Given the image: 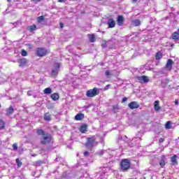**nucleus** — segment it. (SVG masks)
<instances>
[{
    "instance_id": "1",
    "label": "nucleus",
    "mask_w": 179,
    "mask_h": 179,
    "mask_svg": "<svg viewBox=\"0 0 179 179\" xmlns=\"http://www.w3.org/2000/svg\"><path fill=\"white\" fill-rule=\"evenodd\" d=\"M36 134L39 136H42L41 139V145H50L53 143L52 136L49 133H45L43 129H38Z\"/></svg>"
},
{
    "instance_id": "2",
    "label": "nucleus",
    "mask_w": 179,
    "mask_h": 179,
    "mask_svg": "<svg viewBox=\"0 0 179 179\" xmlns=\"http://www.w3.org/2000/svg\"><path fill=\"white\" fill-rule=\"evenodd\" d=\"M120 167L122 171H128L131 169V162L128 159H123L120 162Z\"/></svg>"
},
{
    "instance_id": "3",
    "label": "nucleus",
    "mask_w": 179,
    "mask_h": 179,
    "mask_svg": "<svg viewBox=\"0 0 179 179\" xmlns=\"http://www.w3.org/2000/svg\"><path fill=\"white\" fill-rule=\"evenodd\" d=\"M96 142V136H92L91 137L87 138V142L85 144V146L87 148L90 150H92L94 147V143Z\"/></svg>"
},
{
    "instance_id": "4",
    "label": "nucleus",
    "mask_w": 179,
    "mask_h": 179,
    "mask_svg": "<svg viewBox=\"0 0 179 179\" xmlns=\"http://www.w3.org/2000/svg\"><path fill=\"white\" fill-rule=\"evenodd\" d=\"M99 94H100V89L96 87L87 90L86 92L87 97H96V96H99Z\"/></svg>"
},
{
    "instance_id": "5",
    "label": "nucleus",
    "mask_w": 179,
    "mask_h": 179,
    "mask_svg": "<svg viewBox=\"0 0 179 179\" xmlns=\"http://www.w3.org/2000/svg\"><path fill=\"white\" fill-rule=\"evenodd\" d=\"M48 54V50L45 49V48H36V56L40 57V58H43V57H45Z\"/></svg>"
},
{
    "instance_id": "6",
    "label": "nucleus",
    "mask_w": 179,
    "mask_h": 179,
    "mask_svg": "<svg viewBox=\"0 0 179 179\" xmlns=\"http://www.w3.org/2000/svg\"><path fill=\"white\" fill-rule=\"evenodd\" d=\"M17 62L19 64L20 68H23V66H26L27 65V62H29V61L26 58H22L18 59Z\"/></svg>"
},
{
    "instance_id": "7",
    "label": "nucleus",
    "mask_w": 179,
    "mask_h": 179,
    "mask_svg": "<svg viewBox=\"0 0 179 179\" xmlns=\"http://www.w3.org/2000/svg\"><path fill=\"white\" fill-rule=\"evenodd\" d=\"M173 64H174V62L171 59H169L166 62V64L165 66V69L166 71H171L173 69Z\"/></svg>"
},
{
    "instance_id": "8",
    "label": "nucleus",
    "mask_w": 179,
    "mask_h": 179,
    "mask_svg": "<svg viewBox=\"0 0 179 179\" xmlns=\"http://www.w3.org/2000/svg\"><path fill=\"white\" fill-rule=\"evenodd\" d=\"M137 79L140 83H148L149 82V77L148 76H139Z\"/></svg>"
},
{
    "instance_id": "9",
    "label": "nucleus",
    "mask_w": 179,
    "mask_h": 179,
    "mask_svg": "<svg viewBox=\"0 0 179 179\" xmlns=\"http://www.w3.org/2000/svg\"><path fill=\"white\" fill-rule=\"evenodd\" d=\"M128 107H129L131 110H135V108H139V103L138 101H134L128 104Z\"/></svg>"
},
{
    "instance_id": "10",
    "label": "nucleus",
    "mask_w": 179,
    "mask_h": 179,
    "mask_svg": "<svg viewBox=\"0 0 179 179\" xmlns=\"http://www.w3.org/2000/svg\"><path fill=\"white\" fill-rule=\"evenodd\" d=\"M108 29H113L115 27V20L113 18H110L108 21Z\"/></svg>"
},
{
    "instance_id": "11",
    "label": "nucleus",
    "mask_w": 179,
    "mask_h": 179,
    "mask_svg": "<svg viewBox=\"0 0 179 179\" xmlns=\"http://www.w3.org/2000/svg\"><path fill=\"white\" fill-rule=\"evenodd\" d=\"M83 118H85V115L82 113H80L75 116L74 120L76 121H82Z\"/></svg>"
},
{
    "instance_id": "12",
    "label": "nucleus",
    "mask_w": 179,
    "mask_h": 179,
    "mask_svg": "<svg viewBox=\"0 0 179 179\" xmlns=\"http://www.w3.org/2000/svg\"><path fill=\"white\" fill-rule=\"evenodd\" d=\"M27 30L30 31V33H33V31H36V30H37V26L36 24L28 26L27 27Z\"/></svg>"
},
{
    "instance_id": "13",
    "label": "nucleus",
    "mask_w": 179,
    "mask_h": 179,
    "mask_svg": "<svg viewBox=\"0 0 179 179\" xmlns=\"http://www.w3.org/2000/svg\"><path fill=\"white\" fill-rule=\"evenodd\" d=\"M178 157L177 155H174L173 157H171V162L172 163L173 166H177L178 164V162H177V158Z\"/></svg>"
},
{
    "instance_id": "14",
    "label": "nucleus",
    "mask_w": 179,
    "mask_h": 179,
    "mask_svg": "<svg viewBox=\"0 0 179 179\" xmlns=\"http://www.w3.org/2000/svg\"><path fill=\"white\" fill-rule=\"evenodd\" d=\"M117 23L118 26H122L124 24V16L119 15L117 17Z\"/></svg>"
},
{
    "instance_id": "15",
    "label": "nucleus",
    "mask_w": 179,
    "mask_h": 179,
    "mask_svg": "<svg viewBox=\"0 0 179 179\" xmlns=\"http://www.w3.org/2000/svg\"><path fill=\"white\" fill-rule=\"evenodd\" d=\"M87 127L88 126L86 124L81 125L80 127V132L81 134H85L87 131Z\"/></svg>"
},
{
    "instance_id": "16",
    "label": "nucleus",
    "mask_w": 179,
    "mask_h": 179,
    "mask_svg": "<svg viewBox=\"0 0 179 179\" xmlns=\"http://www.w3.org/2000/svg\"><path fill=\"white\" fill-rule=\"evenodd\" d=\"M50 98L53 101H57L59 100V94L58 93H53L50 95Z\"/></svg>"
},
{
    "instance_id": "17",
    "label": "nucleus",
    "mask_w": 179,
    "mask_h": 179,
    "mask_svg": "<svg viewBox=\"0 0 179 179\" xmlns=\"http://www.w3.org/2000/svg\"><path fill=\"white\" fill-rule=\"evenodd\" d=\"M159 166H161V167H164L166 166V155H162L161 157V160L159 162Z\"/></svg>"
},
{
    "instance_id": "18",
    "label": "nucleus",
    "mask_w": 179,
    "mask_h": 179,
    "mask_svg": "<svg viewBox=\"0 0 179 179\" xmlns=\"http://www.w3.org/2000/svg\"><path fill=\"white\" fill-rule=\"evenodd\" d=\"M159 103L160 102L159 101H155L154 102V109L155 110V111H159L160 108H162L160 107Z\"/></svg>"
},
{
    "instance_id": "19",
    "label": "nucleus",
    "mask_w": 179,
    "mask_h": 179,
    "mask_svg": "<svg viewBox=\"0 0 179 179\" xmlns=\"http://www.w3.org/2000/svg\"><path fill=\"white\" fill-rule=\"evenodd\" d=\"M172 39L174 40V41H178L179 40V34L178 32L174 31L172 34Z\"/></svg>"
},
{
    "instance_id": "20",
    "label": "nucleus",
    "mask_w": 179,
    "mask_h": 179,
    "mask_svg": "<svg viewBox=\"0 0 179 179\" xmlns=\"http://www.w3.org/2000/svg\"><path fill=\"white\" fill-rule=\"evenodd\" d=\"M88 37L90 43L96 42V36L94 34H88Z\"/></svg>"
},
{
    "instance_id": "21",
    "label": "nucleus",
    "mask_w": 179,
    "mask_h": 179,
    "mask_svg": "<svg viewBox=\"0 0 179 179\" xmlns=\"http://www.w3.org/2000/svg\"><path fill=\"white\" fill-rule=\"evenodd\" d=\"M14 112H15V109L12 106H10L8 108L6 109L7 115H11V114Z\"/></svg>"
},
{
    "instance_id": "22",
    "label": "nucleus",
    "mask_w": 179,
    "mask_h": 179,
    "mask_svg": "<svg viewBox=\"0 0 179 179\" xmlns=\"http://www.w3.org/2000/svg\"><path fill=\"white\" fill-rule=\"evenodd\" d=\"M43 119L45 121H51V114L50 113H46L43 115Z\"/></svg>"
},
{
    "instance_id": "23",
    "label": "nucleus",
    "mask_w": 179,
    "mask_h": 179,
    "mask_svg": "<svg viewBox=\"0 0 179 179\" xmlns=\"http://www.w3.org/2000/svg\"><path fill=\"white\" fill-rule=\"evenodd\" d=\"M163 58V54L161 52H157L155 54V59L157 61H159Z\"/></svg>"
},
{
    "instance_id": "24",
    "label": "nucleus",
    "mask_w": 179,
    "mask_h": 179,
    "mask_svg": "<svg viewBox=\"0 0 179 179\" xmlns=\"http://www.w3.org/2000/svg\"><path fill=\"white\" fill-rule=\"evenodd\" d=\"M58 73H59V71L58 69L52 70L51 74L54 78H57V76H58Z\"/></svg>"
},
{
    "instance_id": "25",
    "label": "nucleus",
    "mask_w": 179,
    "mask_h": 179,
    "mask_svg": "<svg viewBox=\"0 0 179 179\" xmlns=\"http://www.w3.org/2000/svg\"><path fill=\"white\" fill-rule=\"evenodd\" d=\"M44 94H51L52 93V90L50 87H47L43 90Z\"/></svg>"
},
{
    "instance_id": "26",
    "label": "nucleus",
    "mask_w": 179,
    "mask_h": 179,
    "mask_svg": "<svg viewBox=\"0 0 179 179\" xmlns=\"http://www.w3.org/2000/svg\"><path fill=\"white\" fill-rule=\"evenodd\" d=\"M171 124L172 123L171 121L166 122V123L165 124L166 129H172L173 127H171Z\"/></svg>"
},
{
    "instance_id": "27",
    "label": "nucleus",
    "mask_w": 179,
    "mask_h": 179,
    "mask_svg": "<svg viewBox=\"0 0 179 179\" xmlns=\"http://www.w3.org/2000/svg\"><path fill=\"white\" fill-rule=\"evenodd\" d=\"M6 123L2 119H0V129H5Z\"/></svg>"
},
{
    "instance_id": "28",
    "label": "nucleus",
    "mask_w": 179,
    "mask_h": 179,
    "mask_svg": "<svg viewBox=\"0 0 179 179\" xmlns=\"http://www.w3.org/2000/svg\"><path fill=\"white\" fill-rule=\"evenodd\" d=\"M132 23H134V24L136 27H138V26H141V20H134L132 21Z\"/></svg>"
},
{
    "instance_id": "29",
    "label": "nucleus",
    "mask_w": 179,
    "mask_h": 179,
    "mask_svg": "<svg viewBox=\"0 0 179 179\" xmlns=\"http://www.w3.org/2000/svg\"><path fill=\"white\" fill-rule=\"evenodd\" d=\"M15 162L17 163V167H19V168L22 167V165L23 164V163H22V162H20V160H19V158H17L15 159Z\"/></svg>"
},
{
    "instance_id": "30",
    "label": "nucleus",
    "mask_w": 179,
    "mask_h": 179,
    "mask_svg": "<svg viewBox=\"0 0 179 179\" xmlns=\"http://www.w3.org/2000/svg\"><path fill=\"white\" fill-rule=\"evenodd\" d=\"M43 20H44V17L43 15L38 17V18H37L38 23H41V22H43Z\"/></svg>"
},
{
    "instance_id": "31",
    "label": "nucleus",
    "mask_w": 179,
    "mask_h": 179,
    "mask_svg": "<svg viewBox=\"0 0 179 179\" xmlns=\"http://www.w3.org/2000/svg\"><path fill=\"white\" fill-rule=\"evenodd\" d=\"M21 55L22 57H27V51H26L25 50H22L21 51Z\"/></svg>"
},
{
    "instance_id": "32",
    "label": "nucleus",
    "mask_w": 179,
    "mask_h": 179,
    "mask_svg": "<svg viewBox=\"0 0 179 179\" xmlns=\"http://www.w3.org/2000/svg\"><path fill=\"white\" fill-rule=\"evenodd\" d=\"M113 111H117V110H120V106L118 105H115L113 106Z\"/></svg>"
},
{
    "instance_id": "33",
    "label": "nucleus",
    "mask_w": 179,
    "mask_h": 179,
    "mask_svg": "<svg viewBox=\"0 0 179 179\" xmlns=\"http://www.w3.org/2000/svg\"><path fill=\"white\" fill-rule=\"evenodd\" d=\"M13 150H17V143L13 144Z\"/></svg>"
},
{
    "instance_id": "34",
    "label": "nucleus",
    "mask_w": 179,
    "mask_h": 179,
    "mask_svg": "<svg viewBox=\"0 0 179 179\" xmlns=\"http://www.w3.org/2000/svg\"><path fill=\"white\" fill-rule=\"evenodd\" d=\"M55 65L56 69H59V68H61V64L59 63H55Z\"/></svg>"
},
{
    "instance_id": "35",
    "label": "nucleus",
    "mask_w": 179,
    "mask_h": 179,
    "mask_svg": "<svg viewBox=\"0 0 179 179\" xmlns=\"http://www.w3.org/2000/svg\"><path fill=\"white\" fill-rule=\"evenodd\" d=\"M26 45H27V47H28L29 48V50H33V44L28 43Z\"/></svg>"
},
{
    "instance_id": "36",
    "label": "nucleus",
    "mask_w": 179,
    "mask_h": 179,
    "mask_svg": "<svg viewBox=\"0 0 179 179\" xmlns=\"http://www.w3.org/2000/svg\"><path fill=\"white\" fill-rule=\"evenodd\" d=\"M128 101V98L124 97V98L122 99V103H125V101Z\"/></svg>"
},
{
    "instance_id": "37",
    "label": "nucleus",
    "mask_w": 179,
    "mask_h": 179,
    "mask_svg": "<svg viewBox=\"0 0 179 179\" xmlns=\"http://www.w3.org/2000/svg\"><path fill=\"white\" fill-rule=\"evenodd\" d=\"M108 89H110V85H106L104 87V90H108Z\"/></svg>"
},
{
    "instance_id": "38",
    "label": "nucleus",
    "mask_w": 179,
    "mask_h": 179,
    "mask_svg": "<svg viewBox=\"0 0 179 179\" xmlns=\"http://www.w3.org/2000/svg\"><path fill=\"white\" fill-rule=\"evenodd\" d=\"M33 95V91H28L27 92V96H32Z\"/></svg>"
},
{
    "instance_id": "39",
    "label": "nucleus",
    "mask_w": 179,
    "mask_h": 179,
    "mask_svg": "<svg viewBox=\"0 0 179 179\" xmlns=\"http://www.w3.org/2000/svg\"><path fill=\"white\" fill-rule=\"evenodd\" d=\"M105 75L106 76H110V71L108 70H107L106 72H105Z\"/></svg>"
},
{
    "instance_id": "40",
    "label": "nucleus",
    "mask_w": 179,
    "mask_h": 179,
    "mask_svg": "<svg viewBox=\"0 0 179 179\" xmlns=\"http://www.w3.org/2000/svg\"><path fill=\"white\" fill-rule=\"evenodd\" d=\"M159 143H163V142H164V138H159Z\"/></svg>"
},
{
    "instance_id": "41",
    "label": "nucleus",
    "mask_w": 179,
    "mask_h": 179,
    "mask_svg": "<svg viewBox=\"0 0 179 179\" xmlns=\"http://www.w3.org/2000/svg\"><path fill=\"white\" fill-rule=\"evenodd\" d=\"M84 156H86V157L89 156V151H85L84 152Z\"/></svg>"
},
{
    "instance_id": "42",
    "label": "nucleus",
    "mask_w": 179,
    "mask_h": 179,
    "mask_svg": "<svg viewBox=\"0 0 179 179\" xmlns=\"http://www.w3.org/2000/svg\"><path fill=\"white\" fill-rule=\"evenodd\" d=\"M57 2H59L60 3H64L65 2V0H58Z\"/></svg>"
},
{
    "instance_id": "43",
    "label": "nucleus",
    "mask_w": 179,
    "mask_h": 179,
    "mask_svg": "<svg viewBox=\"0 0 179 179\" xmlns=\"http://www.w3.org/2000/svg\"><path fill=\"white\" fill-rule=\"evenodd\" d=\"M175 104L176 106H178V99L175 100Z\"/></svg>"
},
{
    "instance_id": "44",
    "label": "nucleus",
    "mask_w": 179,
    "mask_h": 179,
    "mask_svg": "<svg viewBox=\"0 0 179 179\" xmlns=\"http://www.w3.org/2000/svg\"><path fill=\"white\" fill-rule=\"evenodd\" d=\"M32 2H41V0H31Z\"/></svg>"
},
{
    "instance_id": "45",
    "label": "nucleus",
    "mask_w": 179,
    "mask_h": 179,
    "mask_svg": "<svg viewBox=\"0 0 179 179\" xmlns=\"http://www.w3.org/2000/svg\"><path fill=\"white\" fill-rule=\"evenodd\" d=\"M31 156L32 157H36V156H37V154H33Z\"/></svg>"
},
{
    "instance_id": "46",
    "label": "nucleus",
    "mask_w": 179,
    "mask_h": 179,
    "mask_svg": "<svg viewBox=\"0 0 179 179\" xmlns=\"http://www.w3.org/2000/svg\"><path fill=\"white\" fill-rule=\"evenodd\" d=\"M60 27H62V28L64 27V24H62V23L60 24Z\"/></svg>"
},
{
    "instance_id": "47",
    "label": "nucleus",
    "mask_w": 179,
    "mask_h": 179,
    "mask_svg": "<svg viewBox=\"0 0 179 179\" xmlns=\"http://www.w3.org/2000/svg\"><path fill=\"white\" fill-rule=\"evenodd\" d=\"M133 2H138V0H132Z\"/></svg>"
},
{
    "instance_id": "48",
    "label": "nucleus",
    "mask_w": 179,
    "mask_h": 179,
    "mask_svg": "<svg viewBox=\"0 0 179 179\" xmlns=\"http://www.w3.org/2000/svg\"><path fill=\"white\" fill-rule=\"evenodd\" d=\"M171 47L173 48V47H174V44L172 43V44L171 45Z\"/></svg>"
},
{
    "instance_id": "49",
    "label": "nucleus",
    "mask_w": 179,
    "mask_h": 179,
    "mask_svg": "<svg viewBox=\"0 0 179 179\" xmlns=\"http://www.w3.org/2000/svg\"><path fill=\"white\" fill-rule=\"evenodd\" d=\"M11 1H12V0H7V1H8V2H11Z\"/></svg>"
},
{
    "instance_id": "50",
    "label": "nucleus",
    "mask_w": 179,
    "mask_h": 179,
    "mask_svg": "<svg viewBox=\"0 0 179 179\" xmlns=\"http://www.w3.org/2000/svg\"><path fill=\"white\" fill-rule=\"evenodd\" d=\"M177 33H178V34H179V28L178 29V31H177Z\"/></svg>"
},
{
    "instance_id": "51",
    "label": "nucleus",
    "mask_w": 179,
    "mask_h": 179,
    "mask_svg": "<svg viewBox=\"0 0 179 179\" xmlns=\"http://www.w3.org/2000/svg\"><path fill=\"white\" fill-rule=\"evenodd\" d=\"M97 1H102V0H97Z\"/></svg>"
},
{
    "instance_id": "52",
    "label": "nucleus",
    "mask_w": 179,
    "mask_h": 179,
    "mask_svg": "<svg viewBox=\"0 0 179 179\" xmlns=\"http://www.w3.org/2000/svg\"><path fill=\"white\" fill-rule=\"evenodd\" d=\"M0 108H1V103H0Z\"/></svg>"
}]
</instances>
